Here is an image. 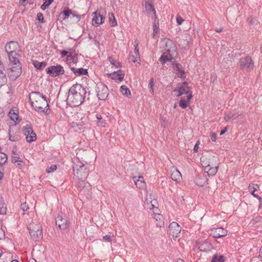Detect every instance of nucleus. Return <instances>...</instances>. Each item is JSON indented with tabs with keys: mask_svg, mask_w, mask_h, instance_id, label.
<instances>
[{
	"mask_svg": "<svg viewBox=\"0 0 262 262\" xmlns=\"http://www.w3.org/2000/svg\"><path fill=\"white\" fill-rule=\"evenodd\" d=\"M103 238L105 241H106L109 242L111 241V236L110 235H106L103 236Z\"/></svg>",
	"mask_w": 262,
	"mask_h": 262,
	"instance_id": "58",
	"label": "nucleus"
},
{
	"mask_svg": "<svg viewBox=\"0 0 262 262\" xmlns=\"http://www.w3.org/2000/svg\"><path fill=\"white\" fill-rule=\"evenodd\" d=\"M36 106L33 104L32 106L34 109L39 113H44L46 114H48V111L49 108V105L47 100V98L45 97L42 99V100H39L37 102Z\"/></svg>",
	"mask_w": 262,
	"mask_h": 262,
	"instance_id": "8",
	"label": "nucleus"
},
{
	"mask_svg": "<svg viewBox=\"0 0 262 262\" xmlns=\"http://www.w3.org/2000/svg\"><path fill=\"white\" fill-rule=\"evenodd\" d=\"M67 61L69 67L70 64L72 66H75L74 65H76L78 62V55L76 54L73 55H69L67 57Z\"/></svg>",
	"mask_w": 262,
	"mask_h": 262,
	"instance_id": "27",
	"label": "nucleus"
},
{
	"mask_svg": "<svg viewBox=\"0 0 262 262\" xmlns=\"http://www.w3.org/2000/svg\"><path fill=\"white\" fill-rule=\"evenodd\" d=\"M237 113L233 112H229L225 113V116L224 117V119L226 122L229 121L231 119L233 118H236L237 116Z\"/></svg>",
	"mask_w": 262,
	"mask_h": 262,
	"instance_id": "29",
	"label": "nucleus"
},
{
	"mask_svg": "<svg viewBox=\"0 0 262 262\" xmlns=\"http://www.w3.org/2000/svg\"><path fill=\"white\" fill-rule=\"evenodd\" d=\"M17 48V44L15 41H10L6 43L5 46V50L7 53L8 55L11 54H15L16 50Z\"/></svg>",
	"mask_w": 262,
	"mask_h": 262,
	"instance_id": "20",
	"label": "nucleus"
},
{
	"mask_svg": "<svg viewBox=\"0 0 262 262\" xmlns=\"http://www.w3.org/2000/svg\"><path fill=\"white\" fill-rule=\"evenodd\" d=\"M200 144V142L198 141L195 144L194 147H193V151L194 152H197L198 151L199 149V145Z\"/></svg>",
	"mask_w": 262,
	"mask_h": 262,
	"instance_id": "55",
	"label": "nucleus"
},
{
	"mask_svg": "<svg viewBox=\"0 0 262 262\" xmlns=\"http://www.w3.org/2000/svg\"><path fill=\"white\" fill-rule=\"evenodd\" d=\"M120 92L124 96H125L127 97H130L132 96L131 92L127 87L125 85H122L120 88Z\"/></svg>",
	"mask_w": 262,
	"mask_h": 262,
	"instance_id": "30",
	"label": "nucleus"
},
{
	"mask_svg": "<svg viewBox=\"0 0 262 262\" xmlns=\"http://www.w3.org/2000/svg\"><path fill=\"white\" fill-rule=\"evenodd\" d=\"M199 249L201 251L207 252L212 249V245L206 241L201 240L196 242Z\"/></svg>",
	"mask_w": 262,
	"mask_h": 262,
	"instance_id": "17",
	"label": "nucleus"
},
{
	"mask_svg": "<svg viewBox=\"0 0 262 262\" xmlns=\"http://www.w3.org/2000/svg\"><path fill=\"white\" fill-rule=\"evenodd\" d=\"M70 68L73 73L77 76L87 75L88 73V70L82 68H76L75 66L70 65Z\"/></svg>",
	"mask_w": 262,
	"mask_h": 262,
	"instance_id": "21",
	"label": "nucleus"
},
{
	"mask_svg": "<svg viewBox=\"0 0 262 262\" xmlns=\"http://www.w3.org/2000/svg\"><path fill=\"white\" fill-rule=\"evenodd\" d=\"M96 91L99 99L101 100H106L109 94V91L107 87L102 83L97 85Z\"/></svg>",
	"mask_w": 262,
	"mask_h": 262,
	"instance_id": "7",
	"label": "nucleus"
},
{
	"mask_svg": "<svg viewBox=\"0 0 262 262\" xmlns=\"http://www.w3.org/2000/svg\"><path fill=\"white\" fill-rule=\"evenodd\" d=\"M210 138H211V140L213 142H215L216 141V134L215 133H211V135H210Z\"/></svg>",
	"mask_w": 262,
	"mask_h": 262,
	"instance_id": "56",
	"label": "nucleus"
},
{
	"mask_svg": "<svg viewBox=\"0 0 262 262\" xmlns=\"http://www.w3.org/2000/svg\"><path fill=\"white\" fill-rule=\"evenodd\" d=\"M37 20L41 22V23H43L45 22L44 21V18H43V14L41 13H38L37 15Z\"/></svg>",
	"mask_w": 262,
	"mask_h": 262,
	"instance_id": "48",
	"label": "nucleus"
},
{
	"mask_svg": "<svg viewBox=\"0 0 262 262\" xmlns=\"http://www.w3.org/2000/svg\"><path fill=\"white\" fill-rule=\"evenodd\" d=\"M21 209L23 211H27L29 209L28 205L26 203L21 204Z\"/></svg>",
	"mask_w": 262,
	"mask_h": 262,
	"instance_id": "51",
	"label": "nucleus"
},
{
	"mask_svg": "<svg viewBox=\"0 0 262 262\" xmlns=\"http://www.w3.org/2000/svg\"><path fill=\"white\" fill-rule=\"evenodd\" d=\"M239 63L241 69L247 71L253 70L254 68V62L251 57L249 56L242 58L240 59Z\"/></svg>",
	"mask_w": 262,
	"mask_h": 262,
	"instance_id": "9",
	"label": "nucleus"
},
{
	"mask_svg": "<svg viewBox=\"0 0 262 262\" xmlns=\"http://www.w3.org/2000/svg\"><path fill=\"white\" fill-rule=\"evenodd\" d=\"M109 60L113 66H115L116 68L120 67V63L118 61L115 60L112 58H110Z\"/></svg>",
	"mask_w": 262,
	"mask_h": 262,
	"instance_id": "46",
	"label": "nucleus"
},
{
	"mask_svg": "<svg viewBox=\"0 0 262 262\" xmlns=\"http://www.w3.org/2000/svg\"><path fill=\"white\" fill-rule=\"evenodd\" d=\"M148 88L150 92L153 94L154 93V78L153 77L151 78L149 81Z\"/></svg>",
	"mask_w": 262,
	"mask_h": 262,
	"instance_id": "40",
	"label": "nucleus"
},
{
	"mask_svg": "<svg viewBox=\"0 0 262 262\" xmlns=\"http://www.w3.org/2000/svg\"><path fill=\"white\" fill-rule=\"evenodd\" d=\"M9 115L10 119L13 121H14L15 123H16L17 121H18V122H19L20 121V120L18 119V115L17 113H15L14 110H11L9 113Z\"/></svg>",
	"mask_w": 262,
	"mask_h": 262,
	"instance_id": "33",
	"label": "nucleus"
},
{
	"mask_svg": "<svg viewBox=\"0 0 262 262\" xmlns=\"http://www.w3.org/2000/svg\"><path fill=\"white\" fill-rule=\"evenodd\" d=\"M17 166L18 167V168H21L23 165H24V163H23V162L22 160H19L18 161V162H17Z\"/></svg>",
	"mask_w": 262,
	"mask_h": 262,
	"instance_id": "59",
	"label": "nucleus"
},
{
	"mask_svg": "<svg viewBox=\"0 0 262 262\" xmlns=\"http://www.w3.org/2000/svg\"><path fill=\"white\" fill-rule=\"evenodd\" d=\"M109 20L111 23V25L112 27H115L117 26V22L115 19L114 15L112 13H109Z\"/></svg>",
	"mask_w": 262,
	"mask_h": 262,
	"instance_id": "37",
	"label": "nucleus"
},
{
	"mask_svg": "<svg viewBox=\"0 0 262 262\" xmlns=\"http://www.w3.org/2000/svg\"><path fill=\"white\" fill-rule=\"evenodd\" d=\"M94 16L92 18L93 23H94L96 25H100L104 23V17L101 15L100 14H97V12H94L93 13Z\"/></svg>",
	"mask_w": 262,
	"mask_h": 262,
	"instance_id": "24",
	"label": "nucleus"
},
{
	"mask_svg": "<svg viewBox=\"0 0 262 262\" xmlns=\"http://www.w3.org/2000/svg\"><path fill=\"white\" fill-rule=\"evenodd\" d=\"M204 166V170L209 176H214L218 171V165L217 164L209 163Z\"/></svg>",
	"mask_w": 262,
	"mask_h": 262,
	"instance_id": "19",
	"label": "nucleus"
},
{
	"mask_svg": "<svg viewBox=\"0 0 262 262\" xmlns=\"http://www.w3.org/2000/svg\"><path fill=\"white\" fill-rule=\"evenodd\" d=\"M227 129L226 128H225L224 129L222 130L220 133V135H224L227 132Z\"/></svg>",
	"mask_w": 262,
	"mask_h": 262,
	"instance_id": "62",
	"label": "nucleus"
},
{
	"mask_svg": "<svg viewBox=\"0 0 262 262\" xmlns=\"http://www.w3.org/2000/svg\"><path fill=\"white\" fill-rule=\"evenodd\" d=\"M44 2L49 5H50L54 0H43Z\"/></svg>",
	"mask_w": 262,
	"mask_h": 262,
	"instance_id": "61",
	"label": "nucleus"
},
{
	"mask_svg": "<svg viewBox=\"0 0 262 262\" xmlns=\"http://www.w3.org/2000/svg\"><path fill=\"white\" fill-rule=\"evenodd\" d=\"M171 177L173 181L178 182L181 179V174L179 170H176L172 172Z\"/></svg>",
	"mask_w": 262,
	"mask_h": 262,
	"instance_id": "34",
	"label": "nucleus"
},
{
	"mask_svg": "<svg viewBox=\"0 0 262 262\" xmlns=\"http://www.w3.org/2000/svg\"><path fill=\"white\" fill-rule=\"evenodd\" d=\"M155 19V22L153 24V35L154 36L157 33L159 30V21L156 22V19Z\"/></svg>",
	"mask_w": 262,
	"mask_h": 262,
	"instance_id": "42",
	"label": "nucleus"
},
{
	"mask_svg": "<svg viewBox=\"0 0 262 262\" xmlns=\"http://www.w3.org/2000/svg\"><path fill=\"white\" fill-rule=\"evenodd\" d=\"M61 13L63 14L66 18H68L72 13V10L68 7L65 8Z\"/></svg>",
	"mask_w": 262,
	"mask_h": 262,
	"instance_id": "44",
	"label": "nucleus"
},
{
	"mask_svg": "<svg viewBox=\"0 0 262 262\" xmlns=\"http://www.w3.org/2000/svg\"><path fill=\"white\" fill-rule=\"evenodd\" d=\"M173 262H185L184 260L182 259L179 258L177 260H175Z\"/></svg>",
	"mask_w": 262,
	"mask_h": 262,
	"instance_id": "64",
	"label": "nucleus"
},
{
	"mask_svg": "<svg viewBox=\"0 0 262 262\" xmlns=\"http://www.w3.org/2000/svg\"><path fill=\"white\" fill-rule=\"evenodd\" d=\"M50 5H49L48 4L45 3V2H43V3L41 5V7H40V8L42 10H45L47 7H48Z\"/></svg>",
	"mask_w": 262,
	"mask_h": 262,
	"instance_id": "57",
	"label": "nucleus"
},
{
	"mask_svg": "<svg viewBox=\"0 0 262 262\" xmlns=\"http://www.w3.org/2000/svg\"><path fill=\"white\" fill-rule=\"evenodd\" d=\"M89 95L90 92H87L86 89L81 84H74L69 90L68 103L72 106H78L83 102L87 95Z\"/></svg>",
	"mask_w": 262,
	"mask_h": 262,
	"instance_id": "1",
	"label": "nucleus"
},
{
	"mask_svg": "<svg viewBox=\"0 0 262 262\" xmlns=\"http://www.w3.org/2000/svg\"><path fill=\"white\" fill-rule=\"evenodd\" d=\"M10 128H11V127H9ZM9 139L10 141H12V142H16V141H18L20 140V136L18 134H14V135H12L11 134V130L10 129H9Z\"/></svg>",
	"mask_w": 262,
	"mask_h": 262,
	"instance_id": "36",
	"label": "nucleus"
},
{
	"mask_svg": "<svg viewBox=\"0 0 262 262\" xmlns=\"http://www.w3.org/2000/svg\"><path fill=\"white\" fill-rule=\"evenodd\" d=\"M7 82V78L6 74L0 70V87L4 85Z\"/></svg>",
	"mask_w": 262,
	"mask_h": 262,
	"instance_id": "35",
	"label": "nucleus"
},
{
	"mask_svg": "<svg viewBox=\"0 0 262 262\" xmlns=\"http://www.w3.org/2000/svg\"><path fill=\"white\" fill-rule=\"evenodd\" d=\"M109 75L111 76L112 79H114L115 80H118L119 81H121L124 77V74L122 73L121 70H118L116 72L115 71Z\"/></svg>",
	"mask_w": 262,
	"mask_h": 262,
	"instance_id": "23",
	"label": "nucleus"
},
{
	"mask_svg": "<svg viewBox=\"0 0 262 262\" xmlns=\"http://www.w3.org/2000/svg\"><path fill=\"white\" fill-rule=\"evenodd\" d=\"M130 59L132 60L133 62L135 63L136 62H138V60H140V56L135 54V55H132L130 56Z\"/></svg>",
	"mask_w": 262,
	"mask_h": 262,
	"instance_id": "47",
	"label": "nucleus"
},
{
	"mask_svg": "<svg viewBox=\"0 0 262 262\" xmlns=\"http://www.w3.org/2000/svg\"><path fill=\"white\" fill-rule=\"evenodd\" d=\"M46 97L42 94L39 92H32L29 94V101L31 105L34 104L36 106L37 102L42 100V99Z\"/></svg>",
	"mask_w": 262,
	"mask_h": 262,
	"instance_id": "16",
	"label": "nucleus"
},
{
	"mask_svg": "<svg viewBox=\"0 0 262 262\" xmlns=\"http://www.w3.org/2000/svg\"><path fill=\"white\" fill-rule=\"evenodd\" d=\"M172 65L173 70L176 71V74L178 76L181 78L184 79L186 77L185 72L184 70L183 69L182 65L175 61L172 62Z\"/></svg>",
	"mask_w": 262,
	"mask_h": 262,
	"instance_id": "18",
	"label": "nucleus"
},
{
	"mask_svg": "<svg viewBox=\"0 0 262 262\" xmlns=\"http://www.w3.org/2000/svg\"><path fill=\"white\" fill-rule=\"evenodd\" d=\"M227 233V231L223 228H214L210 230V235L213 238H218L226 236Z\"/></svg>",
	"mask_w": 262,
	"mask_h": 262,
	"instance_id": "15",
	"label": "nucleus"
},
{
	"mask_svg": "<svg viewBox=\"0 0 262 262\" xmlns=\"http://www.w3.org/2000/svg\"><path fill=\"white\" fill-rule=\"evenodd\" d=\"M173 92L178 93L177 95L178 97H180L185 94H187V95L191 94L188 83L186 82H184L182 84H179L173 90Z\"/></svg>",
	"mask_w": 262,
	"mask_h": 262,
	"instance_id": "13",
	"label": "nucleus"
},
{
	"mask_svg": "<svg viewBox=\"0 0 262 262\" xmlns=\"http://www.w3.org/2000/svg\"><path fill=\"white\" fill-rule=\"evenodd\" d=\"M174 58H171L168 54L163 53L159 58V61L162 64H163L165 63L167 61H170L172 59Z\"/></svg>",
	"mask_w": 262,
	"mask_h": 262,
	"instance_id": "31",
	"label": "nucleus"
},
{
	"mask_svg": "<svg viewBox=\"0 0 262 262\" xmlns=\"http://www.w3.org/2000/svg\"><path fill=\"white\" fill-rule=\"evenodd\" d=\"M46 71L48 75L53 77L60 76L64 73L63 67L60 64L50 66L46 69Z\"/></svg>",
	"mask_w": 262,
	"mask_h": 262,
	"instance_id": "6",
	"label": "nucleus"
},
{
	"mask_svg": "<svg viewBox=\"0 0 262 262\" xmlns=\"http://www.w3.org/2000/svg\"><path fill=\"white\" fill-rule=\"evenodd\" d=\"M57 169L56 165L53 164L50 167H48L46 169V172L48 173L53 172Z\"/></svg>",
	"mask_w": 262,
	"mask_h": 262,
	"instance_id": "45",
	"label": "nucleus"
},
{
	"mask_svg": "<svg viewBox=\"0 0 262 262\" xmlns=\"http://www.w3.org/2000/svg\"><path fill=\"white\" fill-rule=\"evenodd\" d=\"M162 42L165 45L164 54L169 55L171 58H176L178 56L177 47L173 41L169 39L164 38Z\"/></svg>",
	"mask_w": 262,
	"mask_h": 262,
	"instance_id": "5",
	"label": "nucleus"
},
{
	"mask_svg": "<svg viewBox=\"0 0 262 262\" xmlns=\"http://www.w3.org/2000/svg\"><path fill=\"white\" fill-rule=\"evenodd\" d=\"M153 217L155 220L157 227H161L164 225V218L162 215L159 213H155Z\"/></svg>",
	"mask_w": 262,
	"mask_h": 262,
	"instance_id": "26",
	"label": "nucleus"
},
{
	"mask_svg": "<svg viewBox=\"0 0 262 262\" xmlns=\"http://www.w3.org/2000/svg\"><path fill=\"white\" fill-rule=\"evenodd\" d=\"M5 237V231L2 228H0V239H4Z\"/></svg>",
	"mask_w": 262,
	"mask_h": 262,
	"instance_id": "53",
	"label": "nucleus"
},
{
	"mask_svg": "<svg viewBox=\"0 0 262 262\" xmlns=\"http://www.w3.org/2000/svg\"><path fill=\"white\" fill-rule=\"evenodd\" d=\"M180 46H182L183 48L186 49L189 47V42L187 40L181 39L179 41Z\"/></svg>",
	"mask_w": 262,
	"mask_h": 262,
	"instance_id": "39",
	"label": "nucleus"
},
{
	"mask_svg": "<svg viewBox=\"0 0 262 262\" xmlns=\"http://www.w3.org/2000/svg\"><path fill=\"white\" fill-rule=\"evenodd\" d=\"M33 64L34 67L37 70H41L46 66V63L45 62H39L37 60H33Z\"/></svg>",
	"mask_w": 262,
	"mask_h": 262,
	"instance_id": "32",
	"label": "nucleus"
},
{
	"mask_svg": "<svg viewBox=\"0 0 262 262\" xmlns=\"http://www.w3.org/2000/svg\"><path fill=\"white\" fill-rule=\"evenodd\" d=\"M24 134L26 136V140L31 143L36 139V135L34 132L31 124H27L23 127Z\"/></svg>",
	"mask_w": 262,
	"mask_h": 262,
	"instance_id": "10",
	"label": "nucleus"
},
{
	"mask_svg": "<svg viewBox=\"0 0 262 262\" xmlns=\"http://www.w3.org/2000/svg\"><path fill=\"white\" fill-rule=\"evenodd\" d=\"M19 158L17 156H12V158H11V161L12 163H17V162H18V161H19Z\"/></svg>",
	"mask_w": 262,
	"mask_h": 262,
	"instance_id": "52",
	"label": "nucleus"
},
{
	"mask_svg": "<svg viewBox=\"0 0 262 262\" xmlns=\"http://www.w3.org/2000/svg\"><path fill=\"white\" fill-rule=\"evenodd\" d=\"M177 23L178 25H180L184 21V20L180 16H177L176 18Z\"/></svg>",
	"mask_w": 262,
	"mask_h": 262,
	"instance_id": "49",
	"label": "nucleus"
},
{
	"mask_svg": "<svg viewBox=\"0 0 262 262\" xmlns=\"http://www.w3.org/2000/svg\"><path fill=\"white\" fill-rule=\"evenodd\" d=\"M7 208L4 202L0 203V214L4 215L6 213Z\"/></svg>",
	"mask_w": 262,
	"mask_h": 262,
	"instance_id": "43",
	"label": "nucleus"
},
{
	"mask_svg": "<svg viewBox=\"0 0 262 262\" xmlns=\"http://www.w3.org/2000/svg\"><path fill=\"white\" fill-rule=\"evenodd\" d=\"M181 227L176 222L171 223L169 226V234L173 237H178L181 231Z\"/></svg>",
	"mask_w": 262,
	"mask_h": 262,
	"instance_id": "14",
	"label": "nucleus"
},
{
	"mask_svg": "<svg viewBox=\"0 0 262 262\" xmlns=\"http://www.w3.org/2000/svg\"><path fill=\"white\" fill-rule=\"evenodd\" d=\"M7 160V156L4 153H0V166H3Z\"/></svg>",
	"mask_w": 262,
	"mask_h": 262,
	"instance_id": "41",
	"label": "nucleus"
},
{
	"mask_svg": "<svg viewBox=\"0 0 262 262\" xmlns=\"http://www.w3.org/2000/svg\"><path fill=\"white\" fill-rule=\"evenodd\" d=\"M74 175L80 181L79 187L80 188L79 192L81 194H89L91 190V185L88 182H85L84 180L88 176V171L83 164L80 165L74 164L73 166Z\"/></svg>",
	"mask_w": 262,
	"mask_h": 262,
	"instance_id": "2",
	"label": "nucleus"
},
{
	"mask_svg": "<svg viewBox=\"0 0 262 262\" xmlns=\"http://www.w3.org/2000/svg\"><path fill=\"white\" fill-rule=\"evenodd\" d=\"M133 180L137 187L140 189H144V188H145L146 183L144 182L143 177H134L133 178Z\"/></svg>",
	"mask_w": 262,
	"mask_h": 262,
	"instance_id": "22",
	"label": "nucleus"
},
{
	"mask_svg": "<svg viewBox=\"0 0 262 262\" xmlns=\"http://www.w3.org/2000/svg\"><path fill=\"white\" fill-rule=\"evenodd\" d=\"M8 56L10 62L14 65V66L7 69L10 71L8 73V76L10 78L15 80L21 73V64L17 57L19 55L15 53V54H9Z\"/></svg>",
	"mask_w": 262,
	"mask_h": 262,
	"instance_id": "3",
	"label": "nucleus"
},
{
	"mask_svg": "<svg viewBox=\"0 0 262 262\" xmlns=\"http://www.w3.org/2000/svg\"><path fill=\"white\" fill-rule=\"evenodd\" d=\"M71 14L72 15V16L73 17H76L78 18V21L80 20V19L81 18V15L76 14L75 11L73 12L72 11V13H71Z\"/></svg>",
	"mask_w": 262,
	"mask_h": 262,
	"instance_id": "54",
	"label": "nucleus"
},
{
	"mask_svg": "<svg viewBox=\"0 0 262 262\" xmlns=\"http://www.w3.org/2000/svg\"><path fill=\"white\" fill-rule=\"evenodd\" d=\"M192 94H189L187 96V100H186L184 98H181L179 101V106H181L183 108H185L187 107L188 104V102L190 101V99L192 98Z\"/></svg>",
	"mask_w": 262,
	"mask_h": 262,
	"instance_id": "28",
	"label": "nucleus"
},
{
	"mask_svg": "<svg viewBox=\"0 0 262 262\" xmlns=\"http://www.w3.org/2000/svg\"><path fill=\"white\" fill-rule=\"evenodd\" d=\"M28 229L31 238L35 241H39L43 237L41 225L39 223H32L29 225Z\"/></svg>",
	"mask_w": 262,
	"mask_h": 262,
	"instance_id": "4",
	"label": "nucleus"
},
{
	"mask_svg": "<svg viewBox=\"0 0 262 262\" xmlns=\"http://www.w3.org/2000/svg\"><path fill=\"white\" fill-rule=\"evenodd\" d=\"M249 190L251 192V193L256 198L258 199L260 202L262 200L261 197H260L258 194L255 193V191H256L259 188V186L257 184H251L249 185Z\"/></svg>",
	"mask_w": 262,
	"mask_h": 262,
	"instance_id": "25",
	"label": "nucleus"
},
{
	"mask_svg": "<svg viewBox=\"0 0 262 262\" xmlns=\"http://www.w3.org/2000/svg\"><path fill=\"white\" fill-rule=\"evenodd\" d=\"M136 45H135V54L137 55L140 56L139 52L138 43L135 41Z\"/></svg>",
	"mask_w": 262,
	"mask_h": 262,
	"instance_id": "50",
	"label": "nucleus"
},
{
	"mask_svg": "<svg viewBox=\"0 0 262 262\" xmlns=\"http://www.w3.org/2000/svg\"><path fill=\"white\" fill-rule=\"evenodd\" d=\"M224 257L223 255H218L215 254L213 257L211 262H224Z\"/></svg>",
	"mask_w": 262,
	"mask_h": 262,
	"instance_id": "38",
	"label": "nucleus"
},
{
	"mask_svg": "<svg viewBox=\"0 0 262 262\" xmlns=\"http://www.w3.org/2000/svg\"><path fill=\"white\" fill-rule=\"evenodd\" d=\"M69 220L63 217L62 215H58L56 218V224L61 230H66L68 229L70 225Z\"/></svg>",
	"mask_w": 262,
	"mask_h": 262,
	"instance_id": "11",
	"label": "nucleus"
},
{
	"mask_svg": "<svg viewBox=\"0 0 262 262\" xmlns=\"http://www.w3.org/2000/svg\"><path fill=\"white\" fill-rule=\"evenodd\" d=\"M96 118L98 120H100L102 119V117L101 115H98V114H97L96 115Z\"/></svg>",
	"mask_w": 262,
	"mask_h": 262,
	"instance_id": "63",
	"label": "nucleus"
},
{
	"mask_svg": "<svg viewBox=\"0 0 262 262\" xmlns=\"http://www.w3.org/2000/svg\"><path fill=\"white\" fill-rule=\"evenodd\" d=\"M68 52L66 50H63L61 52V54L62 57H64L66 56H68Z\"/></svg>",
	"mask_w": 262,
	"mask_h": 262,
	"instance_id": "60",
	"label": "nucleus"
},
{
	"mask_svg": "<svg viewBox=\"0 0 262 262\" xmlns=\"http://www.w3.org/2000/svg\"><path fill=\"white\" fill-rule=\"evenodd\" d=\"M145 12L152 19H157L156 12L151 1H145L144 4Z\"/></svg>",
	"mask_w": 262,
	"mask_h": 262,
	"instance_id": "12",
	"label": "nucleus"
}]
</instances>
